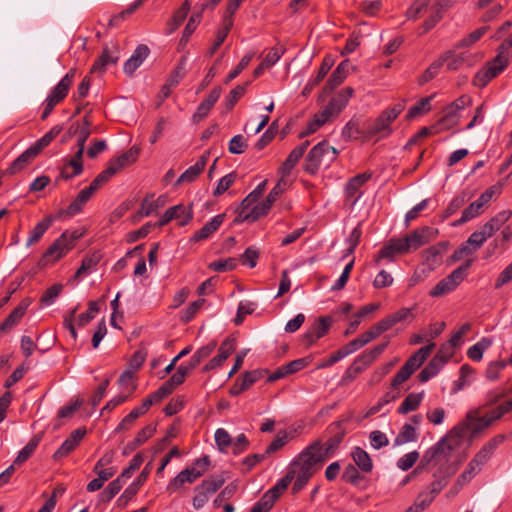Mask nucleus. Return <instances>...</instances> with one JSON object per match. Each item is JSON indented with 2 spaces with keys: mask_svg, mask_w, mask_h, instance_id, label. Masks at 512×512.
Returning a JSON list of instances; mask_svg holds the SVG:
<instances>
[{
  "mask_svg": "<svg viewBox=\"0 0 512 512\" xmlns=\"http://www.w3.org/2000/svg\"><path fill=\"white\" fill-rule=\"evenodd\" d=\"M455 450V443H449L448 437H442L423 454L419 465L414 473L422 471L431 472L432 476H452L457 467L452 463V454Z\"/></svg>",
  "mask_w": 512,
  "mask_h": 512,
  "instance_id": "obj_1",
  "label": "nucleus"
},
{
  "mask_svg": "<svg viewBox=\"0 0 512 512\" xmlns=\"http://www.w3.org/2000/svg\"><path fill=\"white\" fill-rule=\"evenodd\" d=\"M325 461V453L320 441L317 440L306 447L289 466V470L294 472L295 477L293 493L301 491Z\"/></svg>",
  "mask_w": 512,
  "mask_h": 512,
  "instance_id": "obj_2",
  "label": "nucleus"
},
{
  "mask_svg": "<svg viewBox=\"0 0 512 512\" xmlns=\"http://www.w3.org/2000/svg\"><path fill=\"white\" fill-rule=\"evenodd\" d=\"M353 94L354 89L352 87H345L341 89L330 99L328 104L321 111L314 115L312 121L308 123L306 131L302 132L300 136L304 137L312 134L325 123L336 118L347 106Z\"/></svg>",
  "mask_w": 512,
  "mask_h": 512,
  "instance_id": "obj_3",
  "label": "nucleus"
},
{
  "mask_svg": "<svg viewBox=\"0 0 512 512\" xmlns=\"http://www.w3.org/2000/svg\"><path fill=\"white\" fill-rule=\"evenodd\" d=\"M83 236L77 229L65 230L45 251L41 258L43 265L55 264L65 257L76 245V242Z\"/></svg>",
  "mask_w": 512,
  "mask_h": 512,
  "instance_id": "obj_4",
  "label": "nucleus"
},
{
  "mask_svg": "<svg viewBox=\"0 0 512 512\" xmlns=\"http://www.w3.org/2000/svg\"><path fill=\"white\" fill-rule=\"evenodd\" d=\"M338 151L327 142H320L315 145L308 153L304 170L314 175L322 165L329 166L337 157Z\"/></svg>",
  "mask_w": 512,
  "mask_h": 512,
  "instance_id": "obj_5",
  "label": "nucleus"
},
{
  "mask_svg": "<svg viewBox=\"0 0 512 512\" xmlns=\"http://www.w3.org/2000/svg\"><path fill=\"white\" fill-rule=\"evenodd\" d=\"M257 194L258 192H251L242 200L234 219L235 224L245 221L254 222L268 214L267 206L263 205L262 202H258Z\"/></svg>",
  "mask_w": 512,
  "mask_h": 512,
  "instance_id": "obj_6",
  "label": "nucleus"
},
{
  "mask_svg": "<svg viewBox=\"0 0 512 512\" xmlns=\"http://www.w3.org/2000/svg\"><path fill=\"white\" fill-rule=\"evenodd\" d=\"M405 109V101L402 100L391 108L384 110L380 116L368 127L367 133L369 136H388L391 133L390 124L402 113Z\"/></svg>",
  "mask_w": 512,
  "mask_h": 512,
  "instance_id": "obj_7",
  "label": "nucleus"
},
{
  "mask_svg": "<svg viewBox=\"0 0 512 512\" xmlns=\"http://www.w3.org/2000/svg\"><path fill=\"white\" fill-rule=\"evenodd\" d=\"M510 60L505 54H497L474 76L473 84L477 87H485L492 79L496 78L509 65Z\"/></svg>",
  "mask_w": 512,
  "mask_h": 512,
  "instance_id": "obj_8",
  "label": "nucleus"
},
{
  "mask_svg": "<svg viewBox=\"0 0 512 512\" xmlns=\"http://www.w3.org/2000/svg\"><path fill=\"white\" fill-rule=\"evenodd\" d=\"M470 264L471 261H467L465 264L453 270L448 276L440 280L435 285V287L429 292V295L431 297H440L454 291L465 279Z\"/></svg>",
  "mask_w": 512,
  "mask_h": 512,
  "instance_id": "obj_9",
  "label": "nucleus"
},
{
  "mask_svg": "<svg viewBox=\"0 0 512 512\" xmlns=\"http://www.w3.org/2000/svg\"><path fill=\"white\" fill-rule=\"evenodd\" d=\"M104 184L105 182L102 180V177L97 175L90 185L82 189L70 205L64 211H61L60 214H66L69 217L79 214L93 194Z\"/></svg>",
  "mask_w": 512,
  "mask_h": 512,
  "instance_id": "obj_10",
  "label": "nucleus"
},
{
  "mask_svg": "<svg viewBox=\"0 0 512 512\" xmlns=\"http://www.w3.org/2000/svg\"><path fill=\"white\" fill-rule=\"evenodd\" d=\"M139 155V149L137 147H131L129 150L125 151L118 157L110 160L108 166L105 170L98 174L99 177H102V180L107 183L112 176H114L121 169L130 166L133 164Z\"/></svg>",
  "mask_w": 512,
  "mask_h": 512,
  "instance_id": "obj_11",
  "label": "nucleus"
},
{
  "mask_svg": "<svg viewBox=\"0 0 512 512\" xmlns=\"http://www.w3.org/2000/svg\"><path fill=\"white\" fill-rule=\"evenodd\" d=\"M438 234V230L432 227H423L419 230H414L405 237L399 238L404 252L408 253L411 250H416L422 245L435 239Z\"/></svg>",
  "mask_w": 512,
  "mask_h": 512,
  "instance_id": "obj_12",
  "label": "nucleus"
},
{
  "mask_svg": "<svg viewBox=\"0 0 512 512\" xmlns=\"http://www.w3.org/2000/svg\"><path fill=\"white\" fill-rule=\"evenodd\" d=\"M223 484L224 479L222 477H215L204 480L199 486L195 488L193 507L195 509L202 508L208 502L210 496L214 494Z\"/></svg>",
  "mask_w": 512,
  "mask_h": 512,
  "instance_id": "obj_13",
  "label": "nucleus"
},
{
  "mask_svg": "<svg viewBox=\"0 0 512 512\" xmlns=\"http://www.w3.org/2000/svg\"><path fill=\"white\" fill-rule=\"evenodd\" d=\"M371 178L370 173H362L352 177L345 185V203L354 206L362 197V186Z\"/></svg>",
  "mask_w": 512,
  "mask_h": 512,
  "instance_id": "obj_14",
  "label": "nucleus"
},
{
  "mask_svg": "<svg viewBox=\"0 0 512 512\" xmlns=\"http://www.w3.org/2000/svg\"><path fill=\"white\" fill-rule=\"evenodd\" d=\"M192 218V207L178 204L168 208L165 213L162 214V226L170 221H176L179 226H185Z\"/></svg>",
  "mask_w": 512,
  "mask_h": 512,
  "instance_id": "obj_15",
  "label": "nucleus"
},
{
  "mask_svg": "<svg viewBox=\"0 0 512 512\" xmlns=\"http://www.w3.org/2000/svg\"><path fill=\"white\" fill-rule=\"evenodd\" d=\"M333 323L331 316H323L318 318L304 334L303 341L307 346L313 345L318 339L325 336Z\"/></svg>",
  "mask_w": 512,
  "mask_h": 512,
  "instance_id": "obj_16",
  "label": "nucleus"
},
{
  "mask_svg": "<svg viewBox=\"0 0 512 512\" xmlns=\"http://www.w3.org/2000/svg\"><path fill=\"white\" fill-rule=\"evenodd\" d=\"M76 73H77L76 69L71 68L61 78V80L52 88L51 92L49 93V95L47 97L58 104L61 101H63L66 98V96L68 95L70 87L75 80Z\"/></svg>",
  "mask_w": 512,
  "mask_h": 512,
  "instance_id": "obj_17",
  "label": "nucleus"
},
{
  "mask_svg": "<svg viewBox=\"0 0 512 512\" xmlns=\"http://www.w3.org/2000/svg\"><path fill=\"white\" fill-rule=\"evenodd\" d=\"M83 153L76 151L70 159L64 158L60 178L70 180L83 172Z\"/></svg>",
  "mask_w": 512,
  "mask_h": 512,
  "instance_id": "obj_18",
  "label": "nucleus"
},
{
  "mask_svg": "<svg viewBox=\"0 0 512 512\" xmlns=\"http://www.w3.org/2000/svg\"><path fill=\"white\" fill-rule=\"evenodd\" d=\"M150 54V49L145 44L138 45L133 54L125 61L123 71L126 75L132 76L134 72L142 65Z\"/></svg>",
  "mask_w": 512,
  "mask_h": 512,
  "instance_id": "obj_19",
  "label": "nucleus"
},
{
  "mask_svg": "<svg viewBox=\"0 0 512 512\" xmlns=\"http://www.w3.org/2000/svg\"><path fill=\"white\" fill-rule=\"evenodd\" d=\"M86 434L85 428H78L74 430L55 451L53 458L61 459L71 453L82 441Z\"/></svg>",
  "mask_w": 512,
  "mask_h": 512,
  "instance_id": "obj_20",
  "label": "nucleus"
},
{
  "mask_svg": "<svg viewBox=\"0 0 512 512\" xmlns=\"http://www.w3.org/2000/svg\"><path fill=\"white\" fill-rule=\"evenodd\" d=\"M510 217V211H501L496 216L487 221L478 231L485 238V240H487L497 231H499Z\"/></svg>",
  "mask_w": 512,
  "mask_h": 512,
  "instance_id": "obj_21",
  "label": "nucleus"
},
{
  "mask_svg": "<svg viewBox=\"0 0 512 512\" xmlns=\"http://www.w3.org/2000/svg\"><path fill=\"white\" fill-rule=\"evenodd\" d=\"M266 373L267 371L262 369L245 372L242 377L236 380L232 393L238 394L249 389L254 383L261 380Z\"/></svg>",
  "mask_w": 512,
  "mask_h": 512,
  "instance_id": "obj_22",
  "label": "nucleus"
},
{
  "mask_svg": "<svg viewBox=\"0 0 512 512\" xmlns=\"http://www.w3.org/2000/svg\"><path fill=\"white\" fill-rule=\"evenodd\" d=\"M221 94V90L219 88H214L209 95L199 104L197 107L196 112L193 115V121L194 122H200L203 120L208 113L210 112L211 108L215 105V103L218 101Z\"/></svg>",
  "mask_w": 512,
  "mask_h": 512,
  "instance_id": "obj_23",
  "label": "nucleus"
},
{
  "mask_svg": "<svg viewBox=\"0 0 512 512\" xmlns=\"http://www.w3.org/2000/svg\"><path fill=\"white\" fill-rule=\"evenodd\" d=\"M309 145V142L306 141L302 143L301 145L295 147L286 160L283 162L281 167L279 168V172L281 173L282 177H285L290 174L292 169L296 166L298 161L302 158L304 155V152L306 151L307 147Z\"/></svg>",
  "mask_w": 512,
  "mask_h": 512,
  "instance_id": "obj_24",
  "label": "nucleus"
},
{
  "mask_svg": "<svg viewBox=\"0 0 512 512\" xmlns=\"http://www.w3.org/2000/svg\"><path fill=\"white\" fill-rule=\"evenodd\" d=\"M203 475V469L196 467L187 468L181 471L174 480L168 485L167 489L173 491L181 487L184 483H192Z\"/></svg>",
  "mask_w": 512,
  "mask_h": 512,
  "instance_id": "obj_25",
  "label": "nucleus"
},
{
  "mask_svg": "<svg viewBox=\"0 0 512 512\" xmlns=\"http://www.w3.org/2000/svg\"><path fill=\"white\" fill-rule=\"evenodd\" d=\"M208 161V155H202L195 164L187 168L177 179L176 184L191 183L196 180L200 173L204 170Z\"/></svg>",
  "mask_w": 512,
  "mask_h": 512,
  "instance_id": "obj_26",
  "label": "nucleus"
},
{
  "mask_svg": "<svg viewBox=\"0 0 512 512\" xmlns=\"http://www.w3.org/2000/svg\"><path fill=\"white\" fill-rule=\"evenodd\" d=\"M486 242L485 238L479 233V231L473 232L467 239L466 243L461 248L455 251L453 257L458 260L462 254L470 255L477 249H479Z\"/></svg>",
  "mask_w": 512,
  "mask_h": 512,
  "instance_id": "obj_27",
  "label": "nucleus"
},
{
  "mask_svg": "<svg viewBox=\"0 0 512 512\" xmlns=\"http://www.w3.org/2000/svg\"><path fill=\"white\" fill-rule=\"evenodd\" d=\"M225 218L224 214L214 216L201 229L196 231L192 237L194 241H201L209 238L215 231L219 229Z\"/></svg>",
  "mask_w": 512,
  "mask_h": 512,
  "instance_id": "obj_28",
  "label": "nucleus"
},
{
  "mask_svg": "<svg viewBox=\"0 0 512 512\" xmlns=\"http://www.w3.org/2000/svg\"><path fill=\"white\" fill-rule=\"evenodd\" d=\"M188 373L189 368H187V366H185L184 364H181L177 368L176 372L171 377H169L167 381L162 383V397L166 394L171 393L176 387L181 385L184 382Z\"/></svg>",
  "mask_w": 512,
  "mask_h": 512,
  "instance_id": "obj_29",
  "label": "nucleus"
},
{
  "mask_svg": "<svg viewBox=\"0 0 512 512\" xmlns=\"http://www.w3.org/2000/svg\"><path fill=\"white\" fill-rule=\"evenodd\" d=\"M38 153L30 146L22 154H20L6 170L9 175H14L23 170L36 156Z\"/></svg>",
  "mask_w": 512,
  "mask_h": 512,
  "instance_id": "obj_30",
  "label": "nucleus"
},
{
  "mask_svg": "<svg viewBox=\"0 0 512 512\" xmlns=\"http://www.w3.org/2000/svg\"><path fill=\"white\" fill-rule=\"evenodd\" d=\"M28 306L29 302H27L26 300L22 301L1 324V332H6L14 328L25 315Z\"/></svg>",
  "mask_w": 512,
  "mask_h": 512,
  "instance_id": "obj_31",
  "label": "nucleus"
},
{
  "mask_svg": "<svg viewBox=\"0 0 512 512\" xmlns=\"http://www.w3.org/2000/svg\"><path fill=\"white\" fill-rule=\"evenodd\" d=\"M351 457L360 471L370 473L373 470V462L370 455L361 447H354L351 451Z\"/></svg>",
  "mask_w": 512,
  "mask_h": 512,
  "instance_id": "obj_32",
  "label": "nucleus"
},
{
  "mask_svg": "<svg viewBox=\"0 0 512 512\" xmlns=\"http://www.w3.org/2000/svg\"><path fill=\"white\" fill-rule=\"evenodd\" d=\"M233 351V344L229 341H224L218 350V354L204 366L203 370L210 371L218 368L231 355Z\"/></svg>",
  "mask_w": 512,
  "mask_h": 512,
  "instance_id": "obj_33",
  "label": "nucleus"
},
{
  "mask_svg": "<svg viewBox=\"0 0 512 512\" xmlns=\"http://www.w3.org/2000/svg\"><path fill=\"white\" fill-rule=\"evenodd\" d=\"M349 63L347 60L342 61L336 69L332 72L331 76L329 77L326 85L325 90L327 92H330L334 90L336 87H338L347 77Z\"/></svg>",
  "mask_w": 512,
  "mask_h": 512,
  "instance_id": "obj_34",
  "label": "nucleus"
},
{
  "mask_svg": "<svg viewBox=\"0 0 512 512\" xmlns=\"http://www.w3.org/2000/svg\"><path fill=\"white\" fill-rule=\"evenodd\" d=\"M55 217L52 215H48L43 218L40 222L36 224V226L31 230L28 239L27 246H31L32 244L37 243L45 234V232L49 229V227L54 222Z\"/></svg>",
  "mask_w": 512,
  "mask_h": 512,
  "instance_id": "obj_35",
  "label": "nucleus"
},
{
  "mask_svg": "<svg viewBox=\"0 0 512 512\" xmlns=\"http://www.w3.org/2000/svg\"><path fill=\"white\" fill-rule=\"evenodd\" d=\"M399 238H392L384 245L378 253L376 261L381 259L392 260L396 254H406Z\"/></svg>",
  "mask_w": 512,
  "mask_h": 512,
  "instance_id": "obj_36",
  "label": "nucleus"
},
{
  "mask_svg": "<svg viewBox=\"0 0 512 512\" xmlns=\"http://www.w3.org/2000/svg\"><path fill=\"white\" fill-rule=\"evenodd\" d=\"M423 398L424 392L409 393L398 407V413L407 414L409 412L415 411L421 404Z\"/></svg>",
  "mask_w": 512,
  "mask_h": 512,
  "instance_id": "obj_37",
  "label": "nucleus"
},
{
  "mask_svg": "<svg viewBox=\"0 0 512 512\" xmlns=\"http://www.w3.org/2000/svg\"><path fill=\"white\" fill-rule=\"evenodd\" d=\"M216 348L215 342H210L205 346L200 347L190 358L189 363L186 365L189 372L196 368L204 359L208 358Z\"/></svg>",
  "mask_w": 512,
  "mask_h": 512,
  "instance_id": "obj_38",
  "label": "nucleus"
},
{
  "mask_svg": "<svg viewBox=\"0 0 512 512\" xmlns=\"http://www.w3.org/2000/svg\"><path fill=\"white\" fill-rule=\"evenodd\" d=\"M467 417H468V420L470 423L471 436L477 435L482 430H484L492 425V423L489 421V419L485 415L477 416L476 411L469 412L467 414Z\"/></svg>",
  "mask_w": 512,
  "mask_h": 512,
  "instance_id": "obj_39",
  "label": "nucleus"
},
{
  "mask_svg": "<svg viewBox=\"0 0 512 512\" xmlns=\"http://www.w3.org/2000/svg\"><path fill=\"white\" fill-rule=\"evenodd\" d=\"M123 485L124 481H122V478L117 477L99 494V502L109 503L120 492Z\"/></svg>",
  "mask_w": 512,
  "mask_h": 512,
  "instance_id": "obj_40",
  "label": "nucleus"
},
{
  "mask_svg": "<svg viewBox=\"0 0 512 512\" xmlns=\"http://www.w3.org/2000/svg\"><path fill=\"white\" fill-rule=\"evenodd\" d=\"M119 59L117 51H111L105 48L100 57L95 61L92 66V71L103 70L109 65H114Z\"/></svg>",
  "mask_w": 512,
  "mask_h": 512,
  "instance_id": "obj_41",
  "label": "nucleus"
},
{
  "mask_svg": "<svg viewBox=\"0 0 512 512\" xmlns=\"http://www.w3.org/2000/svg\"><path fill=\"white\" fill-rule=\"evenodd\" d=\"M160 197L154 196L146 197L141 204L139 211L133 216L134 221H139L143 216H149L157 212Z\"/></svg>",
  "mask_w": 512,
  "mask_h": 512,
  "instance_id": "obj_42",
  "label": "nucleus"
},
{
  "mask_svg": "<svg viewBox=\"0 0 512 512\" xmlns=\"http://www.w3.org/2000/svg\"><path fill=\"white\" fill-rule=\"evenodd\" d=\"M439 58H445L447 69L450 71L458 70L465 63L467 54L459 53L456 54L454 51H446Z\"/></svg>",
  "mask_w": 512,
  "mask_h": 512,
  "instance_id": "obj_43",
  "label": "nucleus"
},
{
  "mask_svg": "<svg viewBox=\"0 0 512 512\" xmlns=\"http://www.w3.org/2000/svg\"><path fill=\"white\" fill-rule=\"evenodd\" d=\"M470 432V423L466 416L465 421L456 425L445 437L449 438V443H455V448L459 445L462 438Z\"/></svg>",
  "mask_w": 512,
  "mask_h": 512,
  "instance_id": "obj_44",
  "label": "nucleus"
},
{
  "mask_svg": "<svg viewBox=\"0 0 512 512\" xmlns=\"http://www.w3.org/2000/svg\"><path fill=\"white\" fill-rule=\"evenodd\" d=\"M293 480L295 481L294 472H291L288 469L286 475L280 478L276 484L267 491V493L277 500Z\"/></svg>",
  "mask_w": 512,
  "mask_h": 512,
  "instance_id": "obj_45",
  "label": "nucleus"
},
{
  "mask_svg": "<svg viewBox=\"0 0 512 512\" xmlns=\"http://www.w3.org/2000/svg\"><path fill=\"white\" fill-rule=\"evenodd\" d=\"M433 97H434V95L422 98L415 105L410 107L406 114V119L412 120V119L418 117L419 115H422V114L430 111L431 100L433 99Z\"/></svg>",
  "mask_w": 512,
  "mask_h": 512,
  "instance_id": "obj_46",
  "label": "nucleus"
},
{
  "mask_svg": "<svg viewBox=\"0 0 512 512\" xmlns=\"http://www.w3.org/2000/svg\"><path fill=\"white\" fill-rule=\"evenodd\" d=\"M101 260V255L98 252H94L91 255H87L82 259L80 267L75 272V278L84 276L89 270L95 268Z\"/></svg>",
  "mask_w": 512,
  "mask_h": 512,
  "instance_id": "obj_47",
  "label": "nucleus"
},
{
  "mask_svg": "<svg viewBox=\"0 0 512 512\" xmlns=\"http://www.w3.org/2000/svg\"><path fill=\"white\" fill-rule=\"evenodd\" d=\"M40 438L37 436H34L18 453L17 457L15 458L13 465H20L27 461L31 455L36 450L37 446L39 445Z\"/></svg>",
  "mask_w": 512,
  "mask_h": 512,
  "instance_id": "obj_48",
  "label": "nucleus"
},
{
  "mask_svg": "<svg viewBox=\"0 0 512 512\" xmlns=\"http://www.w3.org/2000/svg\"><path fill=\"white\" fill-rule=\"evenodd\" d=\"M143 2H144V0H135L125 10H123L120 13L111 17V19L109 20L108 26L109 27L119 26L120 23L122 21H124L127 17L132 15L143 4Z\"/></svg>",
  "mask_w": 512,
  "mask_h": 512,
  "instance_id": "obj_49",
  "label": "nucleus"
},
{
  "mask_svg": "<svg viewBox=\"0 0 512 512\" xmlns=\"http://www.w3.org/2000/svg\"><path fill=\"white\" fill-rule=\"evenodd\" d=\"M184 69L183 67H176L172 74L166 80L164 86H162V97H168L170 95L171 89L176 87L180 80L184 77Z\"/></svg>",
  "mask_w": 512,
  "mask_h": 512,
  "instance_id": "obj_50",
  "label": "nucleus"
},
{
  "mask_svg": "<svg viewBox=\"0 0 512 512\" xmlns=\"http://www.w3.org/2000/svg\"><path fill=\"white\" fill-rule=\"evenodd\" d=\"M444 63H445V58H438L433 63H431V65L419 77L418 83L420 85H424V84L428 83L429 81H431L432 79H434L438 75V73H439L441 67L444 65Z\"/></svg>",
  "mask_w": 512,
  "mask_h": 512,
  "instance_id": "obj_51",
  "label": "nucleus"
},
{
  "mask_svg": "<svg viewBox=\"0 0 512 512\" xmlns=\"http://www.w3.org/2000/svg\"><path fill=\"white\" fill-rule=\"evenodd\" d=\"M136 373L130 371V370H127L125 369L119 379H118V384L119 386L123 389V391L126 392L127 395H131L134 390L136 389V384H135V380H136V376H135Z\"/></svg>",
  "mask_w": 512,
  "mask_h": 512,
  "instance_id": "obj_52",
  "label": "nucleus"
},
{
  "mask_svg": "<svg viewBox=\"0 0 512 512\" xmlns=\"http://www.w3.org/2000/svg\"><path fill=\"white\" fill-rule=\"evenodd\" d=\"M452 105H448L443 109V115L440 123L446 128L456 126L460 119V111L454 110Z\"/></svg>",
  "mask_w": 512,
  "mask_h": 512,
  "instance_id": "obj_53",
  "label": "nucleus"
},
{
  "mask_svg": "<svg viewBox=\"0 0 512 512\" xmlns=\"http://www.w3.org/2000/svg\"><path fill=\"white\" fill-rule=\"evenodd\" d=\"M63 290V285L60 283L53 284L47 290L44 291L40 298V303L42 306L48 307L51 306L55 300L58 298L60 293Z\"/></svg>",
  "mask_w": 512,
  "mask_h": 512,
  "instance_id": "obj_54",
  "label": "nucleus"
},
{
  "mask_svg": "<svg viewBox=\"0 0 512 512\" xmlns=\"http://www.w3.org/2000/svg\"><path fill=\"white\" fill-rule=\"evenodd\" d=\"M69 134H77V151L84 153L85 143L91 134V129L87 128V126H77L71 127L69 129Z\"/></svg>",
  "mask_w": 512,
  "mask_h": 512,
  "instance_id": "obj_55",
  "label": "nucleus"
},
{
  "mask_svg": "<svg viewBox=\"0 0 512 512\" xmlns=\"http://www.w3.org/2000/svg\"><path fill=\"white\" fill-rule=\"evenodd\" d=\"M504 441L503 435H497L491 438L487 443H485L482 448L478 451L479 454H482L484 459L488 461L492 455L494 454L497 447Z\"/></svg>",
  "mask_w": 512,
  "mask_h": 512,
  "instance_id": "obj_56",
  "label": "nucleus"
},
{
  "mask_svg": "<svg viewBox=\"0 0 512 512\" xmlns=\"http://www.w3.org/2000/svg\"><path fill=\"white\" fill-rule=\"evenodd\" d=\"M417 432L414 426L411 424H404L401 431L397 435L395 442L396 444H404L415 441L417 439Z\"/></svg>",
  "mask_w": 512,
  "mask_h": 512,
  "instance_id": "obj_57",
  "label": "nucleus"
},
{
  "mask_svg": "<svg viewBox=\"0 0 512 512\" xmlns=\"http://www.w3.org/2000/svg\"><path fill=\"white\" fill-rule=\"evenodd\" d=\"M512 410V399L506 401L505 403H502L498 405L497 407L489 410L485 416L489 419L491 423L495 422L496 420L500 419L503 415L508 413Z\"/></svg>",
  "mask_w": 512,
  "mask_h": 512,
  "instance_id": "obj_58",
  "label": "nucleus"
},
{
  "mask_svg": "<svg viewBox=\"0 0 512 512\" xmlns=\"http://www.w3.org/2000/svg\"><path fill=\"white\" fill-rule=\"evenodd\" d=\"M158 402H160V388L146 397L141 405L133 408V410L136 411L139 416H142L150 409L153 404H157Z\"/></svg>",
  "mask_w": 512,
  "mask_h": 512,
  "instance_id": "obj_59",
  "label": "nucleus"
},
{
  "mask_svg": "<svg viewBox=\"0 0 512 512\" xmlns=\"http://www.w3.org/2000/svg\"><path fill=\"white\" fill-rule=\"evenodd\" d=\"M501 193L500 185H493L486 189L478 198L474 201L475 204L479 205V208H483L491 201L494 196H498Z\"/></svg>",
  "mask_w": 512,
  "mask_h": 512,
  "instance_id": "obj_60",
  "label": "nucleus"
},
{
  "mask_svg": "<svg viewBox=\"0 0 512 512\" xmlns=\"http://www.w3.org/2000/svg\"><path fill=\"white\" fill-rule=\"evenodd\" d=\"M148 353L145 348L138 349L128 361L127 370L136 373L146 360Z\"/></svg>",
  "mask_w": 512,
  "mask_h": 512,
  "instance_id": "obj_61",
  "label": "nucleus"
},
{
  "mask_svg": "<svg viewBox=\"0 0 512 512\" xmlns=\"http://www.w3.org/2000/svg\"><path fill=\"white\" fill-rule=\"evenodd\" d=\"M276 500L267 492L253 505L250 512H269Z\"/></svg>",
  "mask_w": 512,
  "mask_h": 512,
  "instance_id": "obj_62",
  "label": "nucleus"
},
{
  "mask_svg": "<svg viewBox=\"0 0 512 512\" xmlns=\"http://www.w3.org/2000/svg\"><path fill=\"white\" fill-rule=\"evenodd\" d=\"M88 306V310L77 317V324L80 327L87 325L100 310L96 301H90Z\"/></svg>",
  "mask_w": 512,
  "mask_h": 512,
  "instance_id": "obj_63",
  "label": "nucleus"
},
{
  "mask_svg": "<svg viewBox=\"0 0 512 512\" xmlns=\"http://www.w3.org/2000/svg\"><path fill=\"white\" fill-rule=\"evenodd\" d=\"M248 147L245 137L241 134L235 135L231 138L228 145V150L231 154H242Z\"/></svg>",
  "mask_w": 512,
  "mask_h": 512,
  "instance_id": "obj_64",
  "label": "nucleus"
}]
</instances>
